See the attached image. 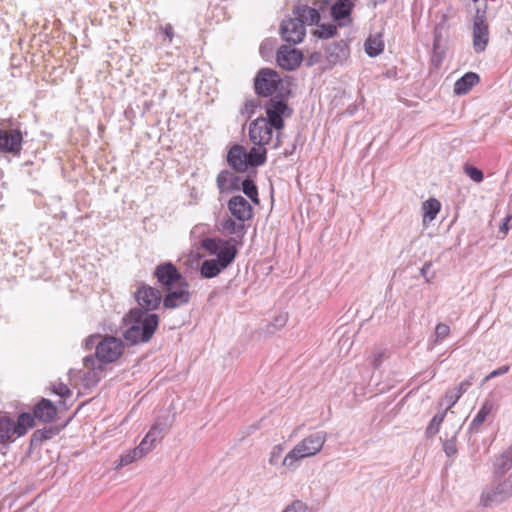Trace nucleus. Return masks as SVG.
Instances as JSON below:
<instances>
[{"label":"nucleus","instance_id":"obj_54","mask_svg":"<svg viewBox=\"0 0 512 512\" xmlns=\"http://www.w3.org/2000/svg\"><path fill=\"white\" fill-rule=\"evenodd\" d=\"M94 362H95V359L93 358V356H86V357L83 359V363H84V366H85L86 368L93 367Z\"/></svg>","mask_w":512,"mask_h":512},{"label":"nucleus","instance_id":"obj_7","mask_svg":"<svg viewBox=\"0 0 512 512\" xmlns=\"http://www.w3.org/2000/svg\"><path fill=\"white\" fill-rule=\"evenodd\" d=\"M282 84L279 74L270 68L260 69L254 79V89L257 95L262 97L272 96Z\"/></svg>","mask_w":512,"mask_h":512},{"label":"nucleus","instance_id":"obj_12","mask_svg":"<svg viewBox=\"0 0 512 512\" xmlns=\"http://www.w3.org/2000/svg\"><path fill=\"white\" fill-rule=\"evenodd\" d=\"M274 126L266 121L265 117H258L250 123L249 138L250 141L258 146L269 144L272 139Z\"/></svg>","mask_w":512,"mask_h":512},{"label":"nucleus","instance_id":"obj_41","mask_svg":"<svg viewBox=\"0 0 512 512\" xmlns=\"http://www.w3.org/2000/svg\"><path fill=\"white\" fill-rule=\"evenodd\" d=\"M258 105L259 101L257 99L247 100L244 103L243 108L241 109V114L243 116H246L247 118H250L254 114L255 109L258 107Z\"/></svg>","mask_w":512,"mask_h":512},{"label":"nucleus","instance_id":"obj_30","mask_svg":"<svg viewBox=\"0 0 512 512\" xmlns=\"http://www.w3.org/2000/svg\"><path fill=\"white\" fill-rule=\"evenodd\" d=\"M365 52L370 57H376L384 50V41L380 34L370 35L365 41Z\"/></svg>","mask_w":512,"mask_h":512},{"label":"nucleus","instance_id":"obj_46","mask_svg":"<svg viewBox=\"0 0 512 512\" xmlns=\"http://www.w3.org/2000/svg\"><path fill=\"white\" fill-rule=\"evenodd\" d=\"M283 451L284 448L282 445H275L270 452L269 463L271 465H276L281 458Z\"/></svg>","mask_w":512,"mask_h":512},{"label":"nucleus","instance_id":"obj_50","mask_svg":"<svg viewBox=\"0 0 512 512\" xmlns=\"http://www.w3.org/2000/svg\"><path fill=\"white\" fill-rule=\"evenodd\" d=\"M53 392L57 395H59L60 397H68L71 392L69 390V388L67 387V385L63 384V383H59L57 385H54L53 386Z\"/></svg>","mask_w":512,"mask_h":512},{"label":"nucleus","instance_id":"obj_11","mask_svg":"<svg viewBox=\"0 0 512 512\" xmlns=\"http://www.w3.org/2000/svg\"><path fill=\"white\" fill-rule=\"evenodd\" d=\"M135 298L140 308L145 312L153 311L157 309L161 302L162 296L157 288L152 286L141 284L135 292Z\"/></svg>","mask_w":512,"mask_h":512},{"label":"nucleus","instance_id":"obj_33","mask_svg":"<svg viewBox=\"0 0 512 512\" xmlns=\"http://www.w3.org/2000/svg\"><path fill=\"white\" fill-rule=\"evenodd\" d=\"M58 432L59 430L56 427H44L42 429H38L34 431L31 436V445H40L43 441L53 438L56 434H58Z\"/></svg>","mask_w":512,"mask_h":512},{"label":"nucleus","instance_id":"obj_16","mask_svg":"<svg viewBox=\"0 0 512 512\" xmlns=\"http://www.w3.org/2000/svg\"><path fill=\"white\" fill-rule=\"evenodd\" d=\"M228 210L240 222L251 219L253 214L251 204L241 195L233 196L228 201Z\"/></svg>","mask_w":512,"mask_h":512},{"label":"nucleus","instance_id":"obj_6","mask_svg":"<svg viewBox=\"0 0 512 512\" xmlns=\"http://www.w3.org/2000/svg\"><path fill=\"white\" fill-rule=\"evenodd\" d=\"M23 134L13 127L10 120H0V153L19 157L22 150Z\"/></svg>","mask_w":512,"mask_h":512},{"label":"nucleus","instance_id":"obj_47","mask_svg":"<svg viewBox=\"0 0 512 512\" xmlns=\"http://www.w3.org/2000/svg\"><path fill=\"white\" fill-rule=\"evenodd\" d=\"M510 367L508 365H503L495 370H493L492 372H490L482 381V385L484 383H486L487 381L495 378V377H498V376H502L504 374H506L508 371H509Z\"/></svg>","mask_w":512,"mask_h":512},{"label":"nucleus","instance_id":"obj_19","mask_svg":"<svg viewBox=\"0 0 512 512\" xmlns=\"http://www.w3.org/2000/svg\"><path fill=\"white\" fill-rule=\"evenodd\" d=\"M216 184L220 193H227L239 190L241 179L229 170H222L217 176Z\"/></svg>","mask_w":512,"mask_h":512},{"label":"nucleus","instance_id":"obj_48","mask_svg":"<svg viewBox=\"0 0 512 512\" xmlns=\"http://www.w3.org/2000/svg\"><path fill=\"white\" fill-rule=\"evenodd\" d=\"M443 450L448 457L457 453L456 440L454 438L446 440L443 444Z\"/></svg>","mask_w":512,"mask_h":512},{"label":"nucleus","instance_id":"obj_13","mask_svg":"<svg viewBox=\"0 0 512 512\" xmlns=\"http://www.w3.org/2000/svg\"><path fill=\"white\" fill-rule=\"evenodd\" d=\"M305 31V26L301 19L296 17L284 19L280 26L283 40L292 44L300 43L305 36Z\"/></svg>","mask_w":512,"mask_h":512},{"label":"nucleus","instance_id":"obj_45","mask_svg":"<svg viewBox=\"0 0 512 512\" xmlns=\"http://www.w3.org/2000/svg\"><path fill=\"white\" fill-rule=\"evenodd\" d=\"M140 458H141V456L138 453L134 454V449H133L120 457L117 467L127 466V465L133 463L135 460L140 459Z\"/></svg>","mask_w":512,"mask_h":512},{"label":"nucleus","instance_id":"obj_9","mask_svg":"<svg viewBox=\"0 0 512 512\" xmlns=\"http://www.w3.org/2000/svg\"><path fill=\"white\" fill-rule=\"evenodd\" d=\"M153 275L164 290L175 287L176 285L180 284V282L186 280V278L171 262H164L157 265Z\"/></svg>","mask_w":512,"mask_h":512},{"label":"nucleus","instance_id":"obj_21","mask_svg":"<svg viewBox=\"0 0 512 512\" xmlns=\"http://www.w3.org/2000/svg\"><path fill=\"white\" fill-rule=\"evenodd\" d=\"M293 12L297 19H301L304 26L305 24L318 25L321 18L319 11L308 5L298 4L294 7Z\"/></svg>","mask_w":512,"mask_h":512},{"label":"nucleus","instance_id":"obj_28","mask_svg":"<svg viewBox=\"0 0 512 512\" xmlns=\"http://www.w3.org/2000/svg\"><path fill=\"white\" fill-rule=\"evenodd\" d=\"M15 436L14 421L7 416H0V443L13 441Z\"/></svg>","mask_w":512,"mask_h":512},{"label":"nucleus","instance_id":"obj_29","mask_svg":"<svg viewBox=\"0 0 512 512\" xmlns=\"http://www.w3.org/2000/svg\"><path fill=\"white\" fill-rule=\"evenodd\" d=\"M35 417L34 414L30 413H21L18 416L17 422H14V428L16 431V436L21 437L25 435L29 428H32L35 426Z\"/></svg>","mask_w":512,"mask_h":512},{"label":"nucleus","instance_id":"obj_43","mask_svg":"<svg viewBox=\"0 0 512 512\" xmlns=\"http://www.w3.org/2000/svg\"><path fill=\"white\" fill-rule=\"evenodd\" d=\"M465 173L477 183L481 182L484 178L483 172L475 166L467 165L465 167Z\"/></svg>","mask_w":512,"mask_h":512},{"label":"nucleus","instance_id":"obj_2","mask_svg":"<svg viewBox=\"0 0 512 512\" xmlns=\"http://www.w3.org/2000/svg\"><path fill=\"white\" fill-rule=\"evenodd\" d=\"M326 440L327 433L324 431H318L306 436L286 454L282 461V465L289 471L296 470L299 467L301 460L318 454L323 448Z\"/></svg>","mask_w":512,"mask_h":512},{"label":"nucleus","instance_id":"obj_38","mask_svg":"<svg viewBox=\"0 0 512 512\" xmlns=\"http://www.w3.org/2000/svg\"><path fill=\"white\" fill-rule=\"evenodd\" d=\"M337 33V28L334 24H322L314 31V35L318 38L328 39Z\"/></svg>","mask_w":512,"mask_h":512},{"label":"nucleus","instance_id":"obj_35","mask_svg":"<svg viewBox=\"0 0 512 512\" xmlns=\"http://www.w3.org/2000/svg\"><path fill=\"white\" fill-rule=\"evenodd\" d=\"M166 426L165 425H162L160 424L159 422H156L151 428L150 430L148 431V433L146 434L145 438L148 440V442H150L152 445H156V443L162 439L165 431H166Z\"/></svg>","mask_w":512,"mask_h":512},{"label":"nucleus","instance_id":"obj_24","mask_svg":"<svg viewBox=\"0 0 512 512\" xmlns=\"http://www.w3.org/2000/svg\"><path fill=\"white\" fill-rule=\"evenodd\" d=\"M221 229L224 233L233 235L234 236L233 238H235L236 241H238V244L241 243V241L246 233L244 222H240V221L236 222L235 220H233L230 217H227L222 220Z\"/></svg>","mask_w":512,"mask_h":512},{"label":"nucleus","instance_id":"obj_55","mask_svg":"<svg viewBox=\"0 0 512 512\" xmlns=\"http://www.w3.org/2000/svg\"><path fill=\"white\" fill-rule=\"evenodd\" d=\"M286 321H287V317L286 316H283V315L279 316V317H277L275 319V322H276L275 325L278 326V327H282V326L285 325Z\"/></svg>","mask_w":512,"mask_h":512},{"label":"nucleus","instance_id":"obj_26","mask_svg":"<svg viewBox=\"0 0 512 512\" xmlns=\"http://www.w3.org/2000/svg\"><path fill=\"white\" fill-rule=\"evenodd\" d=\"M495 409V403L492 399H485L482 403L476 416L473 418L469 425V430L477 431L478 428L485 422L488 415Z\"/></svg>","mask_w":512,"mask_h":512},{"label":"nucleus","instance_id":"obj_10","mask_svg":"<svg viewBox=\"0 0 512 512\" xmlns=\"http://www.w3.org/2000/svg\"><path fill=\"white\" fill-rule=\"evenodd\" d=\"M189 287V283L185 280L175 287L166 289V294L162 299L163 307L165 309H175L188 304L191 298Z\"/></svg>","mask_w":512,"mask_h":512},{"label":"nucleus","instance_id":"obj_56","mask_svg":"<svg viewBox=\"0 0 512 512\" xmlns=\"http://www.w3.org/2000/svg\"><path fill=\"white\" fill-rule=\"evenodd\" d=\"M440 37H441L440 29L439 28H435V30H434V48L437 47L438 41H439Z\"/></svg>","mask_w":512,"mask_h":512},{"label":"nucleus","instance_id":"obj_22","mask_svg":"<svg viewBox=\"0 0 512 512\" xmlns=\"http://www.w3.org/2000/svg\"><path fill=\"white\" fill-rule=\"evenodd\" d=\"M512 468V444L507 447L493 462V474L503 476Z\"/></svg>","mask_w":512,"mask_h":512},{"label":"nucleus","instance_id":"obj_44","mask_svg":"<svg viewBox=\"0 0 512 512\" xmlns=\"http://www.w3.org/2000/svg\"><path fill=\"white\" fill-rule=\"evenodd\" d=\"M155 446L152 445L148 440L144 437L140 444L134 448V454H139L144 457L148 452H150Z\"/></svg>","mask_w":512,"mask_h":512},{"label":"nucleus","instance_id":"obj_34","mask_svg":"<svg viewBox=\"0 0 512 512\" xmlns=\"http://www.w3.org/2000/svg\"><path fill=\"white\" fill-rule=\"evenodd\" d=\"M243 193L255 204H259L258 188L253 179L245 178L240 184Z\"/></svg>","mask_w":512,"mask_h":512},{"label":"nucleus","instance_id":"obj_37","mask_svg":"<svg viewBox=\"0 0 512 512\" xmlns=\"http://www.w3.org/2000/svg\"><path fill=\"white\" fill-rule=\"evenodd\" d=\"M424 218L430 221L434 220L440 210V203L436 199H430L424 202Z\"/></svg>","mask_w":512,"mask_h":512},{"label":"nucleus","instance_id":"obj_31","mask_svg":"<svg viewBox=\"0 0 512 512\" xmlns=\"http://www.w3.org/2000/svg\"><path fill=\"white\" fill-rule=\"evenodd\" d=\"M224 269L215 258L207 259L200 266V274L203 278L210 279L216 277Z\"/></svg>","mask_w":512,"mask_h":512},{"label":"nucleus","instance_id":"obj_52","mask_svg":"<svg viewBox=\"0 0 512 512\" xmlns=\"http://www.w3.org/2000/svg\"><path fill=\"white\" fill-rule=\"evenodd\" d=\"M431 265H432L431 262H426L420 269V274L426 279L427 282H430L431 278L433 277V275L432 276L428 275Z\"/></svg>","mask_w":512,"mask_h":512},{"label":"nucleus","instance_id":"obj_15","mask_svg":"<svg viewBox=\"0 0 512 512\" xmlns=\"http://www.w3.org/2000/svg\"><path fill=\"white\" fill-rule=\"evenodd\" d=\"M302 53L287 46H281L277 52V63L285 70L292 71L296 69L302 62Z\"/></svg>","mask_w":512,"mask_h":512},{"label":"nucleus","instance_id":"obj_18","mask_svg":"<svg viewBox=\"0 0 512 512\" xmlns=\"http://www.w3.org/2000/svg\"><path fill=\"white\" fill-rule=\"evenodd\" d=\"M246 157V149L242 145L235 144L227 154V162L236 172L243 173L247 170Z\"/></svg>","mask_w":512,"mask_h":512},{"label":"nucleus","instance_id":"obj_32","mask_svg":"<svg viewBox=\"0 0 512 512\" xmlns=\"http://www.w3.org/2000/svg\"><path fill=\"white\" fill-rule=\"evenodd\" d=\"M266 154L267 151L264 148H256L253 147L249 152L246 151L247 158V168L250 167H258L263 165L266 162Z\"/></svg>","mask_w":512,"mask_h":512},{"label":"nucleus","instance_id":"obj_39","mask_svg":"<svg viewBox=\"0 0 512 512\" xmlns=\"http://www.w3.org/2000/svg\"><path fill=\"white\" fill-rule=\"evenodd\" d=\"M470 10L475 11L474 17H485L486 16V0H470L468 4Z\"/></svg>","mask_w":512,"mask_h":512},{"label":"nucleus","instance_id":"obj_49","mask_svg":"<svg viewBox=\"0 0 512 512\" xmlns=\"http://www.w3.org/2000/svg\"><path fill=\"white\" fill-rule=\"evenodd\" d=\"M385 351L379 350L373 353L371 357V364L374 368L380 367V365L383 362V359L385 358Z\"/></svg>","mask_w":512,"mask_h":512},{"label":"nucleus","instance_id":"obj_1","mask_svg":"<svg viewBox=\"0 0 512 512\" xmlns=\"http://www.w3.org/2000/svg\"><path fill=\"white\" fill-rule=\"evenodd\" d=\"M128 328L123 334L130 345L147 343L159 325V317L155 313H147L139 308L131 309L124 318Z\"/></svg>","mask_w":512,"mask_h":512},{"label":"nucleus","instance_id":"obj_36","mask_svg":"<svg viewBox=\"0 0 512 512\" xmlns=\"http://www.w3.org/2000/svg\"><path fill=\"white\" fill-rule=\"evenodd\" d=\"M446 411L447 410H445L443 412H439L433 416L428 427L426 428V435L428 437H433L434 435H436L439 432L440 425L446 416Z\"/></svg>","mask_w":512,"mask_h":512},{"label":"nucleus","instance_id":"obj_25","mask_svg":"<svg viewBox=\"0 0 512 512\" xmlns=\"http://www.w3.org/2000/svg\"><path fill=\"white\" fill-rule=\"evenodd\" d=\"M480 81L479 75L474 72H467L459 78L454 84V93L456 95L467 94L473 86Z\"/></svg>","mask_w":512,"mask_h":512},{"label":"nucleus","instance_id":"obj_23","mask_svg":"<svg viewBox=\"0 0 512 512\" xmlns=\"http://www.w3.org/2000/svg\"><path fill=\"white\" fill-rule=\"evenodd\" d=\"M473 381H474V376L470 375L467 379L463 380L457 387L446 392L445 400L448 403L446 410H449L458 402V400L461 398V396L473 384Z\"/></svg>","mask_w":512,"mask_h":512},{"label":"nucleus","instance_id":"obj_40","mask_svg":"<svg viewBox=\"0 0 512 512\" xmlns=\"http://www.w3.org/2000/svg\"><path fill=\"white\" fill-rule=\"evenodd\" d=\"M449 333H450V327L447 324H444V323L437 324V326L435 328V333H434V336H435L434 343L438 344V343L442 342L445 338L448 337Z\"/></svg>","mask_w":512,"mask_h":512},{"label":"nucleus","instance_id":"obj_42","mask_svg":"<svg viewBox=\"0 0 512 512\" xmlns=\"http://www.w3.org/2000/svg\"><path fill=\"white\" fill-rule=\"evenodd\" d=\"M282 512H308V506L301 500H294Z\"/></svg>","mask_w":512,"mask_h":512},{"label":"nucleus","instance_id":"obj_8","mask_svg":"<svg viewBox=\"0 0 512 512\" xmlns=\"http://www.w3.org/2000/svg\"><path fill=\"white\" fill-rule=\"evenodd\" d=\"M266 121H269L275 130L279 131L284 128V117H290L292 109L282 100L271 98L265 105Z\"/></svg>","mask_w":512,"mask_h":512},{"label":"nucleus","instance_id":"obj_4","mask_svg":"<svg viewBox=\"0 0 512 512\" xmlns=\"http://www.w3.org/2000/svg\"><path fill=\"white\" fill-rule=\"evenodd\" d=\"M512 497V473L504 480L486 485L480 494V505L484 508L496 507Z\"/></svg>","mask_w":512,"mask_h":512},{"label":"nucleus","instance_id":"obj_14","mask_svg":"<svg viewBox=\"0 0 512 512\" xmlns=\"http://www.w3.org/2000/svg\"><path fill=\"white\" fill-rule=\"evenodd\" d=\"M489 41V28L485 17H474L473 49L476 53L483 52Z\"/></svg>","mask_w":512,"mask_h":512},{"label":"nucleus","instance_id":"obj_51","mask_svg":"<svg viewBox=\"0 0 512 512\" xmlns=\"http://www.w3.org/2000/svg\"><path fill=\"white\" fill-rule=\"evenodd\" d=\"M512 228V213L508 214L504 219L502 224L499 227V232L506 235L508 231Z\"/></svg>","mask_w":512,"mask_h":512},{"label":"nucleus","instance_id":"obj_3","mask_svg":"<svg viewBox=\"0 0 512 512\" xmlns=\"http://www.w3.org/2000/svg\"><path fill=\"white\" fill-rule=\"evenodd\" d=\"M95 346V356L101 363H112L116 361L123 353V343L120 339L113 336L101 337L100 335H91L85 339L86 349H92Z\"/></svg>","mask_w":512,"mask_h":512},{"label":"nucleus","instance_id":"obj_20","mask_svg":"<svg viewBox=\"0 0 512 512\" xmlns=\"http://www.w3.org/2000/svg\"><path fill=\"white\" fill-rule=\"evenodd\" d=\"M34 417L41 422H51L57 415V408L52 401L43 398L33 410Z\"/></svg>","mask_w":512,"mask_h":512},{"label":"nucleus","instance_id":"obj_5","mask_svg":"<svg viewBox=\"0 0 512 512\" xmlns=\"http://www.w3.org/2000/svg\"><path fill=\"white\" fill-rule=\"evenodd\" d=\"M238 241L235 238L223 240L220 238H206L202 241V247L208 253L216 255V261L223 268H227L237 255Z\"/></svg>","mask_w":512,"mask_h":512},{"label":"nucleus","instance_id":"obj_27","mask_svg":"<svg viewBox=\"0 0 512 512\" xmlns=\"http://www.w3.org/2000/svg\"><path fill=\"white\" fill-rule=\"evenodd\" d=\"M354 4L351 0H337L331 6V16L335 21L350 17Z\"/></svg>","mask_w":512,"mask_h":512},{"label":"nucleus","instance_id":"obj_53","mask_svg":"<svg viewBox=\"0 0 512 512\" xmlns=\"http://www.w3.org/2000/svg\"><path fill=\"white\" fill-rule=\"evenodd\" d=\"M164 35L168 38V41L171 42L174 36V30L171 24H166L161 28Z\"/></svg>","mask_w":512,"mask_h":512},{"label":"nucleus","instance_id":"obj_17","mask_svg":"<svg viewBox=\"0 0 512 512\" xmlns=\"http://www.w3.org/2000/svg\"><path fill=\"white\" fill-rule=\"evenodd\" d=\"M349 54V46L344 40L331 43L326 47V59L332 66L343 63L349 57Z\"/></svg>","mask_w":512,"mask_h":512},{"label":"nucleus","instance_id":"obj_57","mask_svg":"<svg viewBox=\"0 0 512 512\" xmlns=\"http://www.w3.org/2000/svg\"><path fill=\"white\" fill-rule=\"evenodd\" d=\"M279 145H280L279 134H277V142L275 143L274 147H278Z\"/></svg>","mask_w":512,"mask_h":512}]
</instances>
